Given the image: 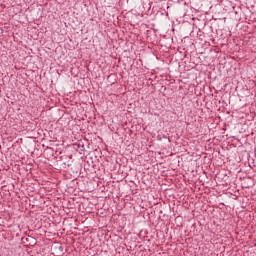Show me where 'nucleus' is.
<instances>
[{"label":"nucleus","mask_w":256,"mask_h":256,"mask_svg":"<svg viewBox=\"0 0 256 256\" xmlns=\"http://www.w3.org/2000/svg\"><path fill=\"white\" fill-rule=\"evenodd\" d=\"M62 224L65 225V220L62 221Z\"/></svg>","instance_id":"nucleus-1"},{"label":"nucleus","mask_w":256,"mask_h":256,"mask_svg":"<svg viewBox=\"0 0 256 256\" xmlns=\"http://www.w3.org/2000/svg\"><path fill=\"white\" fill-rule=\"evenodd\" d=\"M61 251H63V247H60Z\"/></svg>","instance_id":"nucleus-2"}]
</instances>
